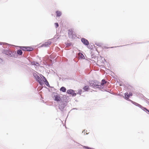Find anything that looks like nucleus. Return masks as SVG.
Wrapping results in <instances>:
<instances>
[{
  "label": "nucleus",
  "instance_id": "obj_1",
  "mask_svg": "<svg viewBox=\"0 0 149 149\" xmlns=\"http://www.w3.org/2000/svg\"><path fill=\"white\" fill-rule=\"evenodd\" d=\"M68 36L70 38H75L77 36L75 32L73 31L72 29L68 30Z\"/></svg>",
  "mask_w": 149,
  "mask_h": 149
},
{
  "label": "nucleus",
  "instance_id": "obj_2",
  "mask_svg": "<svg viewBox=\"0 0 149 149\" xmlns=\"http://www.w3.org/2000/svg\"><path fill=\"white\" fill-rule=\"evenodd\" d=\"M33 75L36 80L41 85H42L43 84V82L40 77L35 73H34Z\"/></svg>",
  "mask_w": 149,
  "mask_h": 149
},
{
  "label": "nucleus",
  "instance_id": "obj_3",
  "mask_svg": "<svg viewBox=\"0 0 149 149\" xmlns=\"http://www.w3.org/2000/svg\"><path fill=\"white\" fill-rule=\"evenodd\" d=\"M107 83V81H105L104 79H102L100 84V83L99 84V88H103V86L105 84H106Z\"/></svg>",
  "mask_w": 149,
  "mask_h": 149
},
{
  "label": "nucleus",
  "instance_id": "obj_4",
  "mask_svg": "<svg viewBox=\"0 0 149 149\" xmlns=\"http://www.w3.org/2000/svg\"><path fill=\"white\" fill-rule=\"evenodd\" d=\"M100 83L97 81H95L92 82L91 83V85L92 86L94 87H96L98 86V87H99V84Z\"/></svg>",
  "mask_w": 149,
  "mask_h": 149
},
{
  "label": "nucleus",
  "instance_id": "obj_5",
  "mask_svg": "<svg viewBox=\"0 0 149 149\" xmlns=\"http://www.w3.org/2000/svg\"><path fill=\"white\" fill-rule=\"evenodd\" d=\"M67 93L68 94H71L72 96H74L76 95V94L74 93V91L72 89L68 90Z\"/></svg>",
  "mask_w": 149,
  "mask_h": 149
},
{
  "label": "nucleus",
  "instance_id": "obj_6",
  "mask_svg": "<svg viewBox=\"0 0 149 149\" xmlns=\"http://www.w3.org/2000/svg\"><path fill=\"white\" fill-rule=\"evenodd\" d=\"M54 100L55 101H56L57 102H59L61 101V99L60 97V96L58 95H55L54 96Z\"/></svg>",
  "mask_w": 149,
  "mask_h": 149
},
{
  "label": "nucleus",
  "instance_id": "obj_7",
  "mask_svg": "<svg viewBox=\"0 0 149 149\" xmlns=\"http://www.w3.org/2000/svg\"><path fill=\"white\" fill-rule=\"evenodd\" d=\"M81 41L85 45H88L89 44V42L88 40L84 38H82Z\"/></svg>",
  "mask_w": 149,
  "mask_h": 149
},
{
  "label": "nucleus",
  "instance_id": "obj_8",
  "mask_svg": "<svg viewBox=\"0 0 149 149\" xmlns=\"http://www.w3.org/2000/svg\"><path fill=\"white\" fill-rule=\"evenodd\" d=\"M3 53L4 54H6L7 55H10L11 54L12 52L8 50H5L3 51Z\"/></svg>",
  "mask_w": 149,
  "mask_h": 149
},
{
  "label": "nucleus",
  "instance_id": "obj_9",
  "mask_svg": "<svg viewBox=\"0 0 149 149\" xmlns=\"http://www.w3.org/2000/svg\"><path fill=\"white\" fill-rule=\"evenodd\" d=\"M130 97V95H129L128 93H125V98L127 100Z\"/></svg>",
  "mask_w": 149,
  "mask_h": 149
},
{
  "label": "nucleus",
  "instance_id": "obj_10",
  "mask_svg": "<svg viewBox=\"0 0 149 149\" xmlns=\"http://www.w3.org/2000/svg\"><path fill=\"white\" fill-rule=\"evenodd\" d=\"M26 50L27 51H31L33 50V48L29 47H26Z\"/></svg>",
  "mask_w": 149,
  "mask_h": 149
},
{
  "label": "nucleus",
  "instance_id": "obj_11",
  "mask_svg": "<svg viewBox=\"0 0 149 149\" xmlns=\"http://www.w3.org/2000/svg\"><path fill=\"white\" fill-rule=\"evenodd\" d=\"M60 90L63 92H66V89L65 87H62L60 88Z\"/></svg>",
  "mask_w": 149,
  "mask_h": 149
},
{
  "label": "nucleus",
  "instance_id": "obj_12",
  "mask_svg": "<svg viewBox=\"0 0 149 149\" xmlns=\"http://www.w3.org/2000/svg\"><path fill=\"white\" fill-rule=\"evenodd\" d=\"M56 13L57 14V16L58 17H60L61 15V13L59 11H57L56 12Z\"/></svg>",
  "mask_w": 149,
  "mask_h": 149
},
{
  "label": "nucleus",
  "instance_id": "obj_13",
  "mask_svg": "<svg viewBox=\"0 0 149 149\" xmlns=\"http://www.w3.org/2000/svg\"><path fill=\"white\" fill-rule=\"evenodd\" d=\"M17 53L19 55H22V50H21L20 49H19V50H18L17 51Z\"/></svg>",
  "mask_w": 149,
  "mask_h": 149
},
{
  "label": "nucleus",
  "instance_id": "obj_14",
  "mask_svg": "<svg viewBox=\"0 0 149 149\" xmlns=\"http://www.w3.org/2000/svg\"><path fill=\"white\" fill-rule=\"evenodd\" d=\"M20 48L24 51L26 50V47L20 46Z\"/></svg>",
  "mask_w": 149,
  "mask_h": 149
},
{
  "label": "nucleus",
  "instance_id": "obj_15",
  "mask_svg": "<svg viewBox=\"0 0 149 149\" xmlns=\"http://www.w3.org/2000/svg\"><path fill=\"white\" fill-rule=\"evenodd\" d=\"M83 89L85 90L86 91L89 89V86H85L84 87Z\"/></svg>",
  "mask_w": 149,
  "mask_h": 149
},
{
  "label": "nucleus",
  "instance_id": "obj_16",
  "mask_svg": "<svg viewBox=\"0 0 149 149\" xmlns=\"http://www.w3.org/2000/svg\"><path fill=\"white\" fill-rule=\"evenodd\" d=\"M43 78L42 79L43 81L44 82H45V81H46L47 80L43 76H42Z\"/></svg>",
  "mask_w": 149,
  "mask_h": 149
},
{
  "label": "nucleus",
  "instance_id": "obj_17",
  "mask_svg": "<svg viewBox=\"0 0 149 149\" xmlns=\"http://www.w3.org/2000/svg\"><path fill=\"white\" fill-rule=\"evenodd\" d=\"M55 27L56 28L58 27V23H55Z\"/></svg>",
  "mask_w": 149,
  "mask_h": 149
},
{
  "label": "nucleus",
  "instance_id": "obj_18",
  "mask_svg": "<svg viewBox=\"0 0 149 149\" xmlns=\"http://www.w3.org/2000/svg\"><path fill=\"white\" fill-rule=\"evenodd\" d=\"M45 83V84L46 85H47V84H49V83H48V81H47V80H46V81H45V82H44Z\"/></svg>",
  "mask_w": 149,
  "mask_h": 149
},
{
  "label": "nucleus",
  "instance_id": "obj_19",
  "mask_svg": "<svg viewBox=\"0 0 149 149\" xmlns=\"http://www.w3.org/2000/svg\"><path fill=\"white\" fill-rule=\"evenodd\" d=\"M81 92H82V91H81V90H79V94H80V95H81Z\"/></svg>",
  "mask_w": 149,
  "mask_h": 149
},
{
  "label": "nucleus",
  "instance_id": "obj_20",
  "mask_svg": "<svg viewBox=\"0 0 149 149\" xmlns=\"http://www.w3.org/2000/svg\"><path fill=\"white\" fill-rule=\"evenodd\" d=\"M129 95H130V96H132V93H130Z\"/></svg>",
  "mask_w": 149,
  "mask_h": 149
},
{
  "label": "nucleus",
  "instance_id": "obj_21",
  "mask_svg": "<svg viewBox=\"0 0 149 149\" xmlns=\"http://www.w3.org/2000/svg\"><path fill=\"white\" fill-rule=\"evenodd\" d=\"M32 63L33 65H36V64H35V63L34 62H32Z\"/></svg>",
  "mask_w": 149,
  "mask_h": 149
},
{
  "label": "nucleus",
  "instance_id": "obj_22",
  "mask_svg": "<svg viewBox=\"0 0 149 149\" xmlns=\"http://www.w3.org/2000/svg\"><path fill=\"white\" fill-rule=\"evenodd\" d=\"M137 104L138 105V106L141 107V105H140V104Z\"/></svg>",
  "mask_w": 149,
  "mask_h": 149
},
{
  "label": "nucleus",
  "instance_id": "obj_23",
  "mask_svg": "<svg viewBox=\"0 0 149 149\" xmlns=\"http://www.w3.org/2000/svg\"><path fill=\"white\" fill-rule=\"evenodd\" d=\"M48 44H49V45H50L51 44V42H48Z\"/></svg>",
  "mask_w": 149,
  "mask_h": 149
},
{
  "label": "nucleus",
  "instance_id": "obj_24",
  "mask_svg": "<svg viewBox=\"0 0 149 149\" xmlns=\"http://www.w3.org/2000/svg\"><path fill=\"white\" fill-rule=\"evenodd\" d=\"M36 64L38 65H39V64L38 63H36Z\"/></svg>",
  "mask_w": 149,
  "mask_h": 149
}]
</instances>
